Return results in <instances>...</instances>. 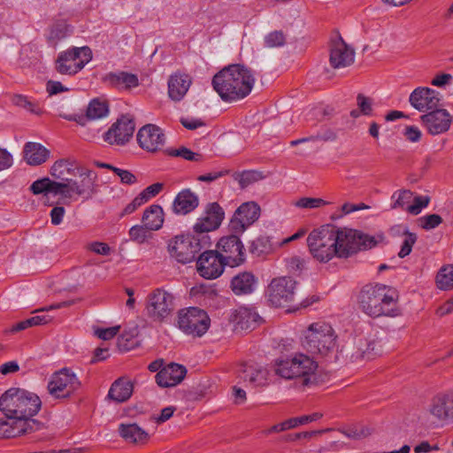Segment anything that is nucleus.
I'll list each match as a JSON object with an SVG mask.
<instances>
[{
  "label": "nucleus",
  "instance_id": "obj_21",
  "mask_svg": "<svg viewBox=\"0 0 453 453\" xmlns=\"http://www.w3.org/2000/svg\"><path fill=\"white\" fill-rule=\"evenodd\" d=\"M441 98L440 93L434 89L418 87L410 95L409 102L411 105L418 111H432L439 106Z\"/></svg>",
  "mask_w": 453,
  "mask_h": 453
},
{
  "label": "nucleus",
  "instance_id": "obj_37",
  "mask_svg": "<svg viewBox=\"0 0 453 453\" xmlns=\"http://www.w3.org/2000/svg\"><path fill=\"white\" fill-rule=\"evenodd\" d=\"M437 287L441 290L453 288V265L442 266L436 275Z\"/></svg>",
  "mask_w": 453,
  "mask_h": 453
},
{
  "label": "nucleus",
  "instance_id": "obj_62",
  "mask_svg": "<svg viewBox=\"0 0 453 453\" xmlns=\"http://www.w3.org/2000/svg\"><path fill=\"white\" fill-rule=\"evenodd\" d=\"M88 250L95 252L96 254L104 256L109 255L111 251L109 245L105 242H91L88 245Z\"/></svg>",
  "mask_w": 453,
  "mask_h": 453
},
{
  "label": "nucleus",
  "instance_id": "obj_29",
  "mask_svg": "<svg viewBox=\"0 0 453 453\" xmlns=\"http://www.w3.org/2000/svg\"><path fill=\"white\" fill-rule=\"evenodd\" d=\"M118 432L119 436L127 443L144 445L150 440L149 434L136 423H121L119 425Z\"/></svg>",
  "mask_w": 453,
  "mask_h": 453
},
{
  "label": "nucleus",
  "instance_id": "obj_51",
  "mask_svg": "<svg viewBox=\"0 0 453 453\" xmlns=\"http://www.w3.org/2000/svg\"><path fill=\"white\" fill-rule=\"evenodd\" d=\"M357 104L363 115L370 116L372 112V100L363 94L357 96Z\"/></svg>",
  "mask_w": 453,
  "mask_h": 453
},
{
  "label": "nucleus",
  "instance_id": "obj_60",
  "mask_svg": "<svg viewBox=\"0 0 453 453\" xmlns=\"http://www.w3.org/2000/svg\"><path fill=\"white\" fill-rule=\"evenodd\" d=\"M145 202L143 200V196H141L140 195H138L137 196L134 197V199L129 203L123 210L122 213H121V217L122 216H125V215H128V214H131L133 213L134 211H135L140 206H142V204H144Z\"/></svg>",
  "mask_w": 453,
  "mask_h": 453
},
{
  "label": "nucleus",
  "instance_id": "obj_9",
  "mask_svg": "<svg viewBox=\"0 0 453 453\" xmlns=\"http://www.w3.org/2000/svg\"><path fill=\"white\" fill-rule=\"evenodd\" d=\"M174 309V296L164 288H156L147 296L146 314L154 322H164L172 316Z\"/></svg>",
  "mask_w": 453,
  "mask_h": 453
},
{
  "label": "nucleus",
  "instance_id": "obj_30",
  "mask_svg": "<svg viewBox=\"0 0 453 453\" xmlns=\"http://www.w3.org/2000/svg\"><path fill=\"white\" fill-rule=\"evenodd\" d=\"M103 81L110 87L116 88L131 89L139 85L136 74L124 71L110 72L103 77Z\"/></svg>",
  "mask_w": 453,
  "mask_h": 453
},
{
  "label": "nucleus",
  "instance_id": "obj_28",
  "mask_svg": "<svg viewBox=\"0 0 453 453\" xmlns=\"http://www.w3.org/2000/svg\"><path fill=\"white\" fill-rule=\"evenodd\" d=\"M257 286V278L248 271L241 272L234 275L230 282V288L236 296L252 294Z\"/></svg>",
  "mask_w": 453,
  "mask_h": 453
},
{
  "label": "nucleus",
  "instance_id": "obj_8",
  "mask_svg": "<svg viewBox=\"0 0 453 453\" xmlns=\"http://www.w3.org/2000/svg\"><path fill=\"white\" fill-rule=\"evenodd\" d=\"M92 59L89 47H71L58 53L55 60V70L62 75L73 76Z\"/></svg>",
  "mask_w": 453,
  "mask_h": 453
},
{
  "label": "nucleus",
  "instance_id": "obj_26",
  "mask_svg": "<svg viewBox=\"0 0 453 453\" xmlns=\"http://www.w3.org/2000/svg\"><path fill=\"white\" fill-rule=\"evenodd\" d=\"M192 84V78L189 74L177 71L170 75L168 79V96L169 97L179 102L187 94Z\"/></svg>",
  "mask_w": 453,
  "mask_h": 453
},
{
  "label": "nucleus",
  "instance_id": "obj_47",
  "mask_svg": "<svg viewBox=\"0 0 453 453\" xmlns=\"http://www.w3.org/2000/svg\"><path fill=\"white\" fill-rule=\"evenodd\" d=\"M403 234L404 239L403 241L401 250L398 252V257L401 258L405 257L411 252L412 247L417 241V235L414 233L405 231Z\"/></svg>",
  "mask_w": 453,
  "mask_h": 453
},
{
  "label": "nucleus",
  "instance_id": "obj_25",
  "mask_svg": "<svg viewBox=\"0 0 453 453\" xmlns=\"http://www.w3.org/2000/svg\"><path fill=\"white\" fill-rule=\"evenodd\" d=\"M199 206V196L190 188L181 189L173 199L172 211L176 215H187Z\"/></svg>",
  "mask_w": 453,
  "mask_h": 453
},
{
  "label": "nucleus",
  "instance_id": "obj_12",
  "mask_svg": "<svg viewBox=\"0 0 453 453\" xmlns=\"http://www.w3.org/2000/svg\"><path fill=\"white\" fill-rule=\"evenodd\" d=\"M238 234L221 237L216 245L219 256L229 267H237L246 261V251Z\"/></svg>",
  "mask_w": 453,
  "mask_h": 453
},
{
  "label": "nucleus",
  "instance_id": "obj_46",
  "mask_svg": "<svg viewBox=\"0 0 453 453\" xmlns=\"http://www.w3.org/2000/svg\"><path fill=\"white\" fill-rule=\"evenodd\" d=\"M411 201L413 203L406 207V211L412 215H418L423 208L428 205L430 198L427 196H417L415 197L412 196Z\"/></svg>",
  "mask_w": 453,
  "mask_h": 453
},
{
  "label": "nucleus",
  "instance_id": "obj_64",
  "mask_svg": "<svg viewBox=\"0 0 453 453\" xmlns=\"http://www.w3.org/2000/svg\"><path fill=\"white\" fill-rule=\"evenodd\" d=\"M180 123L185 128L188 130H195L205 125L203 120L198 119H181Z\"/></svg>",
  "mask_w": 453,
  "mask_h": 453
},
{
  "label": "nucleus",
  "instance_id": "obj_24",
  "mask_svg": "<svg viewBox=\"0 0 453 453\" xmlns=\"http://www.w3.org/2000/svg\"><path fill=\"white\" fill-rule=\"evenodd\" d=\"M187 369L184 365L171 363L164 366L155 376L157 384L161 388L175 387L185 378Z\"/></svg>",
  "mask_w": 453,
  "mask_h": 453
},
{
  "label": "nucleus",
  "instance_id": "obj_39",
  "mask_svg": "<svg viewBox=\"0 0 453 453\" xmlns=\"http://www.w3.org/2000/svg\"><path fill=\"white\" fill-rule=\"evenodd\" d=\"M12 103L14 105L23 108L31 113L36 115H41L42 113V110L41 109L39 104L37 103L30 101L28 97L24 95H13L12 96Z\"/></svg>",
  "mask_w": 453,
  "mask_h": 453
},
{
  "label": "nucleus",
  "instance_id": "obj_43",
  "mask_svg": "<svg viewBox=\"0 0 453 453\" xmlns=\"http://www.w3.org/2000/svg\"><path fill=\"white\" fill-rule=\"evenodd\" d=\"M166 154L171 157H180L188 161L198 162L203 159V156L199 153L193 152L191 150L182 146L179 149H168Z\"/></svg>",
  "mask_w": 453,
  "mask_h": 453
},
{
  "label": "nucleus",
  "instance_id": "obj_23",
  "mask_svg": "<svg viewBox=\"0 0 453 453\" xmlns=\"http://www.w3.org/2000/svg\"><path fill=\"white\" fill-rule=\"evenodd\" d=\"M429 413L439 421L453 418V390L435 395L429 405Z\"/></svg>",
  "mask_w": 453,
  "mask_h": 453
},
{
  "label": "nucleus",
  "instance_id": "obj_2",
  "mask_svg": "<svg viewBox=\"0 0 453 453\" xmlns=\"http://www.w3.org/2000/svg\"><path fill=\"white\" fill-rule=\"evenodd\" d=\"M213 89L227 103L242 100L248 96L255 84L250 69L243 65H230L217 73L211 81Z\"/></svg>",
  "mask_w": 453,
  "mask_h": 453
},
{
  "label": "nucleus",
  "instance_id": "obj_13",
  "mask_svg": "<svg viewBox=\"0 0 453 453\" xmlns=\"http://www.w3.org/2000/svg\"><path fill=\"white\" fill-rule=\"evenodd\" d=\"M296 281L291 277L273 279L267 288L268 302L274 307L288 306L295 300Z\"/></svg>",
  "mask_w": 453,
  "mask_h": 453
},
{
  "label": "nucleus",
  "instance_id": "obj_58",
  "mask_svg": "<svg viewBox=\"0 0 453 453\" xmlns=\"http://www.w3.org/2000/svg\"><path fill=\"white\" fill-rule=\"evenodd\" d=\"M12 165V155L6 149L0 148V172L9 169Z\"/></svg>",
  "mask_w": 453,
  "mask_h": 453
},
{
  "label": "nucleus",
  "instance_id": "obj_52",
  "mask_svg": "<svg viewBox=\"0 0 453 453\" xmlns=\"http://www.w3.org/2000/svg\"><path fill=\"white\" fill-rule=\"evenodd\" d=\"M67 32L68 26L65 22H57L51 27L50 36L51 39L60 40L65 37Z\"/></svg>",
  "mask_w": 453,
  "mask_h": 453
},
{
  "label": "nucleus",
  "instance_id": "obj_10",
  "mask_svg": "<svg viewBox=\"0 0 453 453\" xmlns=\"http://www.w3.org/2000/svg\"><path fill=\"white\" fill-rule=\"evenodd\" d=\"M81 387V381L70 368L55 372L48 382L49 394L56 399L69 398Z\"/></svg>",
  "mask_w": 453,
  "mask_h": 453
},
{
  "label": "nucleus",
  "instance_id": "obj_57",
  "mask_svg": "<svg viewBox=\"0 0 453 453\" xmlns=\"http://www.w3.org/2000/svg\"><path fill=\"white\" fill-rule=\"evenodd\" d=\"M46 91L49 96H54L62 92H67L69 88L64 86L60 81L50 80L46 83Z\"/></svg>",
  "mask_w": 453,
  "mask_h": 453
},
{
  "label": "nucleus",
  "instance_id": "obj_14",
  "mask_svg": "<svg viewBox=\"0 0 453 453\" xmlns=\"http://www.w3.org/2000/svg\"><path fill=\"white\" fill-rule=\"evenodd\" d=\"M260 212V206L255 202L242 203L230 220V230L234 234H242L259 219Z\"/></svg>",
  "mask_w": 453,
  "mask_h": 453
},
{
  "label": "nucleus",
  "instance_id": "obj_19",
  "mask_svg": "<svg viewBox=\"0 0 453 453\" xmlns=\"http://www.w3.org/2000/svg\"><path fill=\"white\" fill-rule=\"evenodd\" d=\"M452 119V116L447 110L438 109V107L420 117L422 124L432 135L446 133L450 127Z\"/></svg>",
  "mask_w": 453,
  "mask_h": 453
},
{
  "label": "nucleus",
  "instance_id": "obj_45",
  "mask_svg": "<svg viewBox=\"0 0 453 453\" xmlns=\"http://www.w3.org/2000/svg\"><path fill=\"white\" fill-rule=\"evenodd\" d=\"M264 43L267 48L281 47L286 43V35L281 30L270 32L265 36Z\"/></svg>",
  "mask_w": 453,
  "mask_h": 453
},
{
  "label": "nucleus",
  "instance_id": "obj_44",
  "mask_svg": "<svg viewBox=\"0 0 453 453\" xmlns=\"http://www.w3.org/2000/svg\"><path fill=\"white\" fill-rule=\"evenodd\" d=\"M150 230L146 227L145 224L142 226L135 225L129 229V236L132 241L142 244L144 243L149 237H150Z\"/></svg>",
  "mask_w": 453,
  "mask_h": 453
},
{
  "label": "nucleus",
  "instance_id": "obj_63",
  "mask_svg": "<svg viewBox=\"0 0 453 453\" xmlns=\"http://www.w3.org/2000/svg\"><path fill=\"white\" fill-rule=\"evenodd\" d=\"M65 210L63 206H55L50 211V220L52 225L58 226L62 223Z\"/></svg>",
  "mask_w": 453,
  "mask_h": 453
},
{
  "label": "nucleus",
  "instance_id": "obj_53",
  "mask_svg": "<svg viewBox=\"0 0 453 453\" xmlns=\"http://www.w3.org/2000/svg\"><path fill=\"white\" fill-rule=\"evenodd\" d=\"M119 329H120L119 326H111V327H107V328H99L98 327L95 330V334L98 338H100L104 341H108V340L112 339L115 335H117Z\"/></svg>",
  "mask_w": 453,
  "mask_h": 453
},
{
  "label": "nucleus",
  "instance_id": "obj_59",
  "mask_svg": "<svg viewBox=\"0 0 453 453\" xmlns=\"http://www.w3.org/2000/svg\"><path fill=\"white\" fill-rule=\"evenodd\" d=\"M403 135L408 141L417 142L420 140L422 134L418 127L415 126H408L404 129Z\"/></svg>",
  "mask_w": 453,
  "mask_h": 453
},
{
  "label": "nucleus",
  "instance_id": "obj_49",
  "mask_svg": "<svg viewBox=\"0 0 453 453\" xmlns=\"http://www.w3.org/2000/svg\"><path fill=\"white\" fill-rule=\"evenodd\" d=\"M328 203L321 198L303 197L297 200L295 204L299 208L314 209L322 207Z\"/></svg>",
  "mask_w": 453,
  "mask_h": 453
},
{
  "label": "nucleus",
  "instance_id": "obj_4",
  "mask_svg": "<svg viewBox=\"0 0 453 453\" xmlns=\"http://www.w3.org/2000/svg\"><path fill=\"white\" fill-rule=\"evenodd\" d=\"M357 303L360 310L372 319L397 315L396 291L384 284L365 285L358 293Z\"/></svg>",
  "mask_w": 453,
  "mask_h": 453
},
{
  "label": "nucleus",
  "instance_id": "obj_41",
  "mask_svg": "<svg viewBox=\"0 0 453 453\" xmlns=\"http://www.w3.org/2000/svg\"><path fill=\"white\" fill-rule=\"evenodd\" d=\"M271 249V242L266 236H258L250 245V252L256 257L268 253Z\"/></svg>",
  "mask_w": 453,
  "mask_h": 453
},
{
  "label": "nucleus",
  "instance_id": "obj_6",
  "mask_svg": "<svg viewBox=\"0 0 453 453\" xmlns=\"http://www.w3.org/2000/svg\"><path fill=\"white\" fill-rule=\"evenodd\" d=\"M337 335L332 326L325 321L311 323L303 333L302 346L313 356L322 357L333 354Z\"/></svg>",
  "mask_w": 453,
  "mask_h": 453
},
{
  "label": "nucleus",
  "instance_id": "obj_34",
  "mask_svg": "<svg viewBox=\"0 0 453 453\" xmlns=\"http://www.w3.org/2000/svg\"><path fill=\"white\" fill-rule=\"evenodd\" d=\"M165 213L159 204H151L147 207L142 214V222L150 231L159 230L164 224Z\"/></svg>",
  "mask_w": 453,
  "mask_h": 453
},
{
  "label": "nucleus",
  "instance_id": "obj_11",
  "mask_svg": "<svg viewBox=\"0 0 453 453\" xmlns=\"http://www.w3.org/2000/svg\"><path fill=\"white\" fill-rule=\"evenodd\" d=\"M178 325L185 334L200 337L208 331L211 319L203 310L189 307L179 312Z\"/></svg>",
  "mask_w": 453,
  "mask_h": 453
},
{
  "label": "nucleus",
  "instance_id": "obj_42",
  "mask_svg": "<svg viewBox=\"0 0 453 453\" xmlns=\"http://www.w3.org/2000/svg\"><path fill=\"white\" fill-rule=\"evenodd\" d=\"M413 193L411 190L403 189L395 191L391 199L394 200L392 209L401 208L406 211V207L411 205L410 203L412 200Z\"/></svg>",
  "mask_w": 453,
  "mask_h": 453
},
{
  "label": "nucleus",
  "instance_id": "obj_33",
  "mask_svg": "<svg viewBox=\"0 0 453 453\" xmlns=\"http://www.w3.org/2000/svg\"><path fill=\"white\" fill-rule=\"evenodd\" d=\"M133 391V382L127 378L121 377L111 384L108 396L117 403H124L131 397Z\"/></svg>",
  "mask_w": 453,
  "mask_h": 453
},
{
  "label": "nucleus",
  "instance_id": "obj_20",
  "mask_svg": "<svg viewBox=\"0 0 453 453\" xmlns=\"http://www.w3.org/2000/svg\"><path fill=\"white\" fill-rule=\"evenodd\" d=\"M355 51L341 36L331 41L329 62L333 68H344L354 63Z\"/></svg>",
  "mask_w": 453,
  "mask_h": 453
},
{
  "label": "nucleus",
  "instance_id": "obj_1",
  "mask_svg": "<svg viewBox=\"0 0 453 453\" xmlns=\"http://www.w3.org/2000/svg\"><path fill=\"white\" fill-rule=\"evenodd\" d=\"M382 239V235L375 237L357 229L326 224L309 234L307 245L317 261L327 263L334 257L349 258L359 251L372 249Z\"/></svg>",
  "mask_w": 453,
  "mask_h": 453
},
{
  "label": "nucleus",
  "instance_id": "obj_17",
  "mask_svg": "<svg viewBox=\"0 0 453 453\" xmlns=\"http://www.w3.org/2000/svg\"><path fill=\"white\" fill-rule=\"evenodd\" d=\"M225 218L223 208L217 203H209L204 211V216L200 218L194 225L193 230L196 234H208V232L216 230L221 225Z\"/></svg>",
  "mask_w": 453,
  "mask_h": 453
},
{
  "label": "nucleus",
  "instance_id": "obj_35",
  "mask_svg": "<svg viewBox=\"0 0 453 453\" xmlns=\"http://www.w3.org/2000/svg\"><path fill=\"white\" fill-rule=\"evenodd\" d=\"M259 319V315L250 308L240 307L234 313V321L242 329L254 328Z\"/></svg>",
  "mask_w": 453,
  "mask_h": 453
},
{
  "label": "nucleus",
  "instance_id": "obj_56",
  "mask_svg": "<svg viewBox=\"0 0 453 453\" xmlns=\"http://www.w3.org/2000/svg\"><path fill=\"white\" fill-rule=\"evenodd\" d=\"M50 181L49 178H43L34 181L30 187V190L35 195L43 194L44 196H48V183Z\"/></svg>",
  "mask_w": 453,
  "mask_h": 453
},
{
  "label": "nucleus",
  "instance_id": "obj_27",
  "mask_svg": "<svg viewBox=\"0 0 453 453\" xmlns=\"http://www.w3.org/2000/svg\"><path fill=\"white\" fill-rule=\"evenodd\" d=\"M9 420L0 418V439L15 438L36 432V423L34 421L22 425L20 421Z\"/></svg>",
  "mask_w": 453,
  "mask_h": 453
},
{
  "label": "nucleus",
  "instance_id": "obj_22",
  "mask_svg": "<svg viewBox=\"0 0 453 453\" xmlns=\"http://www.w3.org/2000/svg\"><path fill=\"white\" fill-rule=\"evenodd\" d=\"M96 179L97 174L91 170L81 173L79 181L71 179L69 180L70 196L72 194H75L85 199L91 198L96 193Z\"/></svg>",
  "mask_w": 453,
  "mask_h": 453
},
{
  "label": "nucleus",
  "instance_id": "obj_36",
  "mask_svg": "<svg viewBox=\"0 0 453 453\" xmlns=\"http://www.w3.org/2000/svg\"><path fill=\"white\" fill-rule=\"evenodd\" d=\"M109 112V106L106 101L99 98L92 99L86 111V118L90 120L102 119L106 117Z\"/></svg>",
  "mask_w": 453,
  "mask_h": 453
},
{
  "label": "nucleus",
  "instance_id": "obj_55",
  "mask_svg": "<svg viewBox=\"0 0 453 453\" xmlns=\"http://www.w3.org/2000/svg\"><path fill=\"white\" fill-rule=\"evenodd\" d=\"M114 173L119 178L120 182L126 185H133L137 182V178L128 170L114 169Z\"/></svg>",
  "mask_w": 453,
  "mask_h": 453
},
{
  "label": "nucleus",
  "instance_id": "obj_3",
  "mask_svg": "<svg viewBox=\"0 0 453 453\" xmlns=\"http://www.w3.org/2000/svg\"><path fill=\"white\" fill-rule=\"evenodd\" d=\"M42 408L40 397L32 392L18 388H11L0 397V411L7 419L20 421V424L34 421L36 431L43 427V424L35 418Z\"/></svg>",
  "mask_w": 453,
  "mask_h": 453
},
{
  "label": "nucleus",
  "instance_id": "obj_18",
  "mask_svg": "<svg viewBox=\"0 0 453 453\" xmlns=\"http://www.w3.org/2000/svg\"><path fill=\"white\" fill-rule=\"evenodd\" d=\"M136 139L142 150L152 153L160 150L165 142L163 130L154 124H147L141 127Z\"/></svg>",
  "mask_w": 453,
  "mask_h": 453
},
{
  "label": "nucleus",
  "instance_id": "obj_38",
  "mask_svg": "<svg viewBox=\"0 0 453 453\" xmlns=\"http://www.w3.org/2000/svg\"><path fill=\"white\" fill-rule=\"evenodd\" d=\"M265 175L262 172L257 170H248L242 173H236L234 180L239 182L241 188H246L250 185L263 180Z\"/></svg>",
  "mask_w": 453,
  "mask_h": 453
},
{
  "label": "nucleus",
  "instance_id": "obj_61",
  "mask_svg": "<svg viewBox=\"0 0 453 453\" xmlns=\"http://www.w3.org/2000/svg\"><path fill=\"white\" fill-rule=\"evenodd\" d=\"M228 171L227 170H222V171H218V172H211V173H206V174H202V175H199L196 180L198 181H202V182H211V181H214L226 174H228Z\"/></svg>",
  "mask_w": 453,
  "mask_h": 453
},
{
  "label": "nucleus",
  "instance_id": "obj_15",
  "mask_svg": "<svg viewBox=\"0 0 453 453\" xmlns=\"http://www.w3.org/2000/svg\"><path fill=\"white\" fill-rule=\"evenodd\" d=\"M134 129V119L123 115L104 133V140L111 145L124 146L133 137Z\"/></svg>",
  "mask_w": 453,
  "mask_h": 453
},
{
  "label": "nucleus",
  "instance_id": "obj_50",
  "mask_svg": "<svg viewBox=\"0 0 453 453\" xmlns=\"http://www.w3.org/2000/svg\"><path fill=\"white\" fill-rule=\"evenodd\" d=\"M419 221L422 228L431 230L437 227L442 222V219L438 214H428L421 217Z\"/></svg>",
  "mask_w": 453,
  "mask_h": 453
},
{
  "label": "nucleus",
  "instance_id": "obj_31",
  "mask_svg": "<svg viewBox=\"0 0 453 453\" xmlns=\"http://www.w3.org/2000/svg\"><path fill=\"white\" fill-rule=\"evenodd\" d=\"M239 377L253 387H264L268 384L267 369L258 365H244L239 371Z\"/></svg>",
  "mask_w": 453,
  "mask_h": 453
},
{
  "label": "nucleus",
  "instance_id": "obj_32",
  "mask_svg": "<svg viewBox=\"0 0 453 453\" xmlns=\"http://www.w3.org/2000/svg\"><path fill=\"white\" fill-rule=\"evenodd\" d=\"M24 159L30 165H40L50 157V150L41 143L28 142L23 149Z\"/></svg>",
  "mask_w": 453,
  "mask_h": 453
},
{
  "label": "nucleus",
  "instance_id": "obj_7",
  "mask_svg": "<svg viewBox=\"0 0 453 453\" xmlns=\"http://www.w3.org/2000/svg\"><path fill=\"white\" fill-rule=\"evenodd\" d=\"M211 247V239L208 234H181L169 241L167 250L172 258L180 264L194 261L196 255L203 249Z\"/></svg>",
  "mask_w": 453,
  "mask_h": 453
},
{
  "label": "nucleus",
  "instance_id": "obj_16",
  "mask_svg": "<svg viewBox=\"0 0 453 453\" xmlns=\"http://www.w3.org/2000/svg\"><path fill=\"white\" fill-rule=\"evenodd\" d=\"M203 250L196 260L197 272L204 279H217L223 273L225 266L227 265L219 256L216 250Z\"/></svg>",
  "mask_w": 453,
  "mask_h": 453
},
{
  "label": "nucleus",
  "instance_id": "obj_5",
  "mask_svg": "<svg viewBox=\"0 0 453 453\" xmlns=\"http://www.w3.org/2000/svg\"><path fill=\"white\" fill-rule=\"evenodd\" d=\"M317 369L318 363L310 356L301 352L282 355L274 360L276 375L286 380L300 378L304 386L315 383Z\"/></svg>",
  "mask_w": 453,
  "mask_h": 453
},
{
  "label": "nucleus",
  "instance_id": "obj_48",
  "mask_svg": "<svg viewBox=\"0 0 453 453\" xmlns=\"http://www.w3.org/2000/svg\"><path fill=\"white\" fill-rule=\"evenodd\" d=\"M62 195L70 197L69 181L58 182L50 180L48 183V194Z\"/></svg>",
  "mask_w": 453,
  "mask_h": 453
},
{
  "label": "nucleus",
  "instance_id": "obj_54",
  "mask_svg": "<svg viewBox=\"0 0 453 453\" xmlns=\"http://www.w3.org/2000/svg\"><path fill=\"white\" fill-rule=\"evenodd\" d=\"M162 189L163 184L160 182H157L144 188L139 195L141 196H143L144 202L147 203L150 198L159 194Z\"/></svg>",
  "mask_w": 453,
  "mask_h": 453
},
{
  "label": "nucleus",
  "instance_id": "obj_40",
  "mask_svg": "<svg viewBox=\"0 0 453 453\" xmlns=\"http://www.w3.org/2000/svg\"><path fill=\"white\" fill-rule=\"evenodd\" d=\"M73 170V165L71 163L65 159H60L56 161L51 166L50 173L56 179L69 181L71 179H68L65 175L70 173Z\"/></svg>",
  "mask_w": 453,
  "mask_h": 453
}]
</instances>
